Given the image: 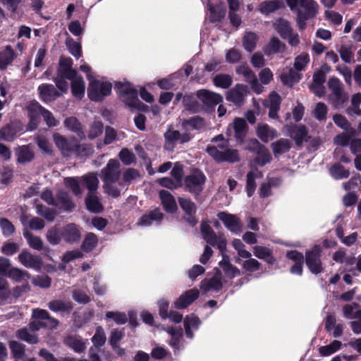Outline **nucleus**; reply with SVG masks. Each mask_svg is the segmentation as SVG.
Returning <instances> with one entry per match:
<instances>
[{
    "mask_svg": "<svg viewBox=\"0 0 361 361\" xmlns=\"http://www.w3.org/2000/svg\"><path fill=\"white\" fill-rule=\"evenodd\" d=\"M56 200L65 212H71L76 207L68 192L65 190H60L57 192Z\"/></svg>",
    "mask_w": 361,
    "mask_h": 361,
    "instance_id": "32",
    "label": "nucleus"
},
{
    "mask_svg": "<svg viewBox=\"0 0 361 361\" xmlns=\"http://www.w3.org/2000/svg\"><path fill=\"white\" fill-rule=\"evenodd\" d=\"M98 244V238L93 233H87L81 245V250L85 252H92Z\"/></svg>",
    "mask_w": 361,
    "mask_h": 361,
    "instance_id": "42",
    "label": "nucleus"
},
{
    "mask_svg": "<svg viewBox=\"0 0 361 361\" xmlns=\"http://www.w3.org/2000/svg\"><path fill=\"white\" fill-rule=\"evenodd\" d=\"M9 348L14 358L22 359L25 355V345L16 341L9 342Z\"/></svg>",
    "mask_w": 361,
    "mask_h": 361,
    "instance_id": "57",
    "label": "nucleus"
},
{
    "mask_svg": "<svg viewBox=\"0 0 361 361\" xmlns=\"http://www.w3.org/2000/svg\"><path fill=\"white\" fill-rule=\"evenodd\" d=\"M199 295L200 292L197 288L186 290L176 299L173 306L178 310L185 309L197 299Z\"/></svg>",
    "mask_w": 361,
    "mask_h": 361,
    "instance_id": "14",
    "label": "nucleus"
},
{
    "mask_svg": "<svg viewBox=\"0 0 361 361\" xmlns=\"http://www.w3.org/2000/svg\"><path fill=\"white\" fill-rule=\"evenodd\" d=\"M245 87L246 86H244L243 85L238 84L235 88L231 90L228 92L226 99L236 105H240L243 102L244 97L243 93L238 90V88L244 89Z\"/></svg>",
    "mask_w": 361,
    "mask_h": 361,
    "instance_id": "44",
    "label": "nucleus"
},
{
    "mask_svg": "<svg viewBox=\"0 0 361 361\" xmlns=\"http://www.w3.org/2000/svg\"><path fill=\"white\" fill-rule=\"evenodd\" d=\"M66 45L68 51L77 59L82 56V47L80 42H75L68 37L66 40Z\"/></svg>",
    "mask_w": 361,
    "mask_h": 361,
    "instance_id": "54",
    "label": "nucleus"
},
{
    "mask_svg": "<svg viewBox=\"0 0 361 361\" xmlns=\"http://www.w3.org/2000/svg\"><path fill=\"white\" fill-rule=\"evenodd\" d=\"M19 262L27 268L38 270L42 262L39 256L33 255L26 250H23L18 255Z\"/></svg>",
    "mask_w": 361,
    "mask_h": 361,
    "instance_id": "16",
    "label": "nucleus"
},
{
    "mask_svg": "<svg viewBox=\"0 0 361 361\" xmlns=\"http://www.w3.org/2000/svg\"><path fill=\"white\" fill-rule=\"evenodd\" d=\"M326 78L325 71L323 70H317L313 75V82L310 85V89L319 97L324 94V83L326 81Z\"/></svg>",
    "mask_w": 361,
    "mask_h": 361,
    "instance_id": "19",
    "label": "nucleus"
},
{
    "mask_svg": "<svg viewBox=\"0 0 361 361\" xmlns=\"http://www.w3.org/2000/svg\"><path fill=\"white\" fill-rule=\"evenodd\" d=\"M49 308L55 312H70L73 310V304L71 302H64L61 300H54L48 303Z\"/></svg>",
    "mask_w": 361,
    "mask_h": 361,
    "instance_id": "40",
    "label": "nucleus"
},
{
    "mask_svg": "<svg viewBox=\"0 0 361 361\" xmlns=\"http://www.w3.org/2000/svg\"><path fill=\"white\" fill-rule=\"evenodd\" d=\"M16 155L17 157V162L19 164L30 162L35 157L34 152L28 145H22L16 148Z\"/></svg>",
    "mask_w": 361,
    "mask_h": 361,
    "instance_id": "31",
    "label": "nucleus"
},
{
    "mask_svg": "<svg viewBox=\"0 0 361 361\" xmlns=\"http://www.w3.org/2000/svg\"><path fill=\"white\" fill-rule=\"evenodd\" d=\"M59 322L57 319H51V323L48 324L43 321H33L30 323V328L32 331H38L41 328L54 329L59 325Z\"/></svg>",
    "mask_w": 361,
    "mask_h": 361,
    "instance_id": "61",
    "label": "nucleus"
},
{
    "mask_svg": "<svg viewBox=\"0 0 361 361\" xmlns=\"http://www.w3.org/2000/svg\"><path fill=\"white\" fill-rule=\"evenodd\" d=\"M330 172L336 179L347 178L350 176V172L341 164H334L330 169Z\"/></svg>",
    "mask_w": 361,
    "mask_h": 361,
    "instance_id": "60",
    "label": "nucleus"
},
{
    "mask_svg": "<svg viewBox=\"0 0 361 361\" xmlns=\"http://www.w3.org/2000/svg\"><path fill=\"white\" fill-rule=\"evenodd\" d=\"M112 85L109 82H99L94 80L90 83L87 95L90 100L102 102L104 98L111 93Z\"/></svg>",
    "mask_w": 361,
    "mask_h": 361,
    "instance_id": "6",
    "label": "nucleus"
},
{
    "mask_svg": "<svg viewBox=\"0 0 361 361\" xmlns=\"http://www.w3.org/2000/svg\"><path fill=\"white\" fill-rule=\"evenodd\" d=\"M106 341V338L104 329L102 326H98L96 329L94 335L92 338L94 345L99 348L105 344Z\"/></svg>",
    "mask_w": 361,
    "mask_h": 361,
    "instance_id": "64",
    "label": "nucleus"
},
{
    "mask_svg": "<svg viewBox=\"0 0 361 361\" xmlns=\"http://www.w3.org/2000/svg\"><path fill=\"white\" fill-rule=\"evenodd\" d=\"M16 336L20 340L25 341L30 344H36L39 342L37 336L30 334L26 328H22L17 331Z\"/></svg>",
    "mask_w": 361,
    "mask_h": 361,
    "instance_id": "55",
    "label": "nucleus"
},
{
    "mask_svg": "<svg viewBox=\"0 0 361 361\" xmlns=\"http://www.w3.org/2000/svg\"><path fill=\"white\" fill-rule=\"evenodd\" d=\"M64 183L68 188H70L75 196L81 195V188L76 177H67L64 178Z\"/></svg>",
    "mask_w": 361,
    "mask_h": 361,
    "instance_id": "63",
    "label": "nucleus"
},
{
    "mask_svg": "<svg viewBox=\"0 0 361 361\" xmlns=\"http://www.w3.org/2000/svg\"><path fill=\"white\" fill-rule=\"evenodd\" d=\"M206 152L218 163H235L240 160L238 151L237 149H230L227 145L221 144L218 145V146L207 145Z\"/></svg>",
    "mask_w": 361,
    "mask_h": 361,
    "instance_id": "3",
    "label": "nucleus"
},
{
    "mask_svg": "<svg viewBox=\"0 0 361 361\" xmlns=\"http://www.w3.org/2000/svg\"><path fill=\"white\" fill-rule=\"evenodd\" d=\"M164 147L167 149H173L177 142L183 145L189 142L192 138L193 135L190 133H180L177 130H173L171 126L169 127L164 134Z\"/></svg>",
    "mask_w": 361,
    "mask_h": 361,
    "instance_id": "7",
    "label": "nucleus"
},
{
    "mask_svg": "<svg viewBox=\"0 0 361 361\" xmlns=\"http://www.w3.org/2000/svg\"><path fill=\"white\" fill-rule=\"evenodd\" d=\"M281 96L275 91L271 92L269 95V104L264 105L269 109V116L273 119L279 118L278 112L281 104Z\"/></svg>",
    "mask_w": 361,
    "mask_h": 361,
    "instance_id": "21",
    "label": "nucleus"
},
{
    "mask_svg": "<svg viewBox=\"0 0 361 361\" xmlns=\"http://www.w3.org/2000/svg\"><path fill=\"white\" fill-rule=\"evenodd\" d=\"M322 249L315 245L310 250L305 252V262L310 271L315 275L322 273L324 271L322 261Z\"/></svg>",
    "mask_w": 361,
    "mask_h": 361,
    "instance_id": "5",
    "label": "nucleus"
},
{
    "mask_svg": "<svg viewBox=\"0 0 361 361\" xmlns=\"http://www.w3.org/2000/svg\"><path fill=\"white\" fill-rule=\"evenodd\" d=\"M290 136L295 140V145L298 147L302 146L303 142H308V132L304 125L299 126H294L289 130Z\"/></svg>",
    "mask_w": 361,
    "mask_h": 361,
    "instance_id": "23",
    "label": "nucleus"
},
{
    "mask_svg": "<svg viewBox=\"0 0 361 361\" xmlns=\"http://www.w3.org/2000/svg\"><path fill=\"white\" fill-rule=\"evenodd\" d=\"M71 80V93L72 94L78 99H82L85 95V83L82 78V77L78 74L77 76L73 79H70Z\"/></svg>",
    "mask_w": 361,
    "mask_h": 361,
    "instance_id": "30",
    "label": "nucleus"
},
{
    "mask_svg": "<svg viewBox=\"0 0 361 361\" xmlns=\"http://www.w3.org/2000/svg\"><path fill=\"white\" fill-rule=\"evenodd\" d=\"M178 204L184 212L185 215L183 219L186 221L191 227L195 226L198 220L196 216L197 206L190 198L188 197H178Z\"/></svg>",
    "mask_w": 361,
    "mask_h": 361,
    "instance_id": "9",
    "label": "nucleus"
},
{
    "mask_svg": "<svg viewBox=\"0 0 361 361\" xmlns=\"http://www.w3.org/2000/svg\"><path fill=\"white\" fill-rule=\"evenodd\" d=\"M341 342L334 340L330 344L321 346L319 348V353L322 356H329L338 351L341 347Z\"/></svg>",
    "mask_w": 361,
    "mask_h": 361,
    "instance_id": "53",
    "label": "nucleus"
},
{
    "mask_svg": "<svg viewBox=\"0 0 361 361\" xmlns=\"http://www.w3.org/2000/svg\"><path fill=\"white\" fill-rule=\"evenodd\" d=\"M121 164L117 159H111L101 171L102 180L104 184L116 183L121 178Z\"/></svg>",
    "mask_w": 361,
    "mask_h": 361,
    "instance_id": "8",
    "label": "nucleus"
},
{
    "mask_svg": "<svg viewBox=\"0 0 361 361\" xmlns=\"http://www.w3.org/2000/svg\"><path fill=\"white\" fill-rule=\"evenodd\" d=\"M217 216L231 231L235 232L239 230L240 219L235 215L226 212H221L218 213Z\"/></svg>",
    "mask_w": 361,
    "mask_h": 361,
    "instance_id": "24",
    "label": "nucleus"
},
{
    "mask_svg": "<svg viewBox=\"0 0 361 361\" xmlns=\"http://www.w3.org/2000/svg\"><path fill=\"white\" fill-rule=\"evenodd\" d=\"M213 82L217 87L227 89L232 85L233 79L228 74L220 73L213 78Z\"/></svg>",
    "mask_w": 361,
    "mask_h": 361,
    "instance_id": "50",
    "label": "nucleus"
},
{
    "mask_svg": "<svg viewBox=\"0 0 361 361\" xmlns=\"http://www.w3.org/2000/svg\"><path fill=\"white\" fill-rule=\"evenodd\" d=\"M23 234L31 248L39 251L43 249V241L40 237L34 235L27 228L23 229Z\"/></svg>",
    "mask_w": 361,
    "mask_h": 361,
    "instance_id": "39",
    "label": "nucleus"
},
{
    "mask_svg": "<svg viewBox=\"0 0 361 361\" xmlns=\"http://www.w3.org/2000/svg\"><path fill=\"white\" fill-rule=\"evenodd\" d=\"M81 236V228L74 223H69L62 228V238L66 243H78Z\"/></svg>",
    "mask_w": 361,
    "mask_h": 361,
    "instance_id": "13",
    "label": "nucleus"
},
{
    "mask_svg": "<svg viewBox=\"0 0 361 361\" xmlns=\"http://www.w3.org/2000/svg\"><path fill=\"white\" fill-rule=\"evenodd\" d=\"M197 98L201 100L205 109L212 111L215 106L223 101L221 94L210 92L207 90H200L197 92Z\"/></svg>",
    "mask_w": 361,
    "mask_h": 361,
    "instance_id": "10",
    "label": "nucleus"
},
{
    "mask_svg": "<svg viewBox=\"0 0 361 361\" xmlns=\"http://www.w3.org/2000/svg\"><path fill=\"white\" fill-rule=\"evenodd\" d=\"M164 218V214L161 213L159 208H155L153 210L148 212L147 214H143L139 219L138 224L144 226H149L152 224V221L160 222Z\"/></svg>",
    "mask_w": 361,
    "mask_h": 361,
    "instance_id": "28",
    "label": "nucleus"
},
{
    "mask_svg": "<svg viewBox=\"0 0 361 361\" xmlns=\"http://www.w3.org/2000/svg\"><path fill=\"white\" fill-rule=\"evenodd\" d=\"M159 198L164 210L169 214L177 212L178 206L174 197L167 190H161L159 192Z\"/></svg>",
    "mask_w": 361,
    "mask_h": 361,
    "instance_id": "22",
    "label": "nucleus"
},
{
    "mask_svg": "<svg viewBox=\"0 0 361 361\" xmlns=\"http://www.w3.org/2000/svg\"><path fill=\"white\" fill-rule=\"evenodd\" d=\"M257 135L264 142H267L269 139L277 137V131L271 128L267 124H259L257 128Z\"/></svg>",
    "mask_w": 361,
    "mask_h": 361,
    "instance_id": "34",
    "label": "nucleus"
},
{
    "mask_svg": "<svg viewBox=\"0 0 361 361\" xmlns=\"http://www.w3.org/2000/svg\"><path fill=\"white\" fill-rule=\"evenodd\" d=\"M22 130L23 126L20 122L11 121L0 128V141L13 142Z\"/></svg>",
    "mask_w": 361,
    "mask_h": 361,
    "instance_id": "12",
    "label": "nucleus"
},
{
    "mask_svg": "<svg viewBox=\"0 0 361 361\" xmlns=\"http://www.w3.org/2000/svg\"><path fill=\"white\" fill-rule=\"evenodd\" d=\"M64 126L68 130L75 133L80 139H85L86 135L83 126L79 120L74 116H70L65 119Z\"/></svg>",
    "mask_w": 361,
    "mask_h": 361,
    "instance_id": "27",
    "label": "nucleus"
},
{
    "mask_svg": "<svg viewBox=\"0 0 361 361\" xmlns=\"http://www.w3.org/2000/svg\"><path fill=\"white\" fill-rule=\"evenodd\" d=\"M73 61L71 57L60 56L56 75L52 78L56 87L63 93L68 90V83L66 80L73 79L78 74V71L73 68Z\"/></svg>",
    "mask_w": 361,
    "mask_h": 361,
    "instance_id": "2",
    "label": "nucleus"
},
{
    "mask_svg": "<svg viewBox=\"0 0 361 361\" xmlns=\"http://www.w3.org/2000/svg\"><path fill=\"white\" fill-rule=\"evenodd\" d=\"M257 40L258 37L255 32H247L243 37V46L247 51L252 52L256 48Z\"/></svg>",
    "mask_w": 361,
    "mask_h": 361,
    "instance_id": "45",
    "label": "nucleus"
},
{
    "mask_svg": "<svg viewBox=\"0 0 361 361\" xmlns=\"http://www.w3.org/2000/svg\"><path fill=\"white\" fill-rule=\"evenodd\" d=\"M235 71L238 74L243 75L245 78L246 81L251 84L254 92L257 94L260 93V91L257 90L255 87V85L259 86V83L253 71L246 63L238 66Z\"/></svg>",
    "mask_w": 361,
    "mask_h": 361,
    "instance_id": "25",
    "label": "nucleus"
},
{
    "mask_svg": "<svg viewBox=\"0 0 361 361\" xmlns=\"http://www.w3.org/2000/svg\"><path fill=\"white\" fill-rule=\"evenodd\" d=\"M275 29L279 35L284 39H286L293 31L288 21L282 18L277 20Z\"/></svg>",
    "mask_w": 361,
    "mask_h": 361,
    "instance_id": "48",
    "label": "nucleus"
},
{
    "mask_svg": "<svg viewBox=\"0 0 361 361\" xmlns=\"http://www.w3.org/2000/svg\"><path fill=\"white\" fill-rule=\"evenodd\" d=\"M85 202L86 207L90 212L101 213L103 211V205L94 193L88 194L85 197Z\"/></svg>",
    "mask_w": 361,
    "mask_h": 361,
    "instance_id": "37",
    "label": "nucleus"
},
{
    "mask_svg": "<svg viewBox=\"0 0 361 361\" xmlns=\"http://www.w3.org/2000/svg\"><path fill=\"white\" fill-rule=\"evenodd\" d=\"M206 180L207 177L204 173L198 169H195L189 175L185 176L184 190L197 199L204 188Z\"/></svg>",
    "mask_w": 361,
    "mask_h": 361,
    "instance_id": "4",
    "label": "nucleus"
},
{
    "mask_svg": "<svg viewBox=\"0 0 361 361\" xmlns=\"http://www.w3.org/2000/svg\"><path fill=\"white\" fill-rule=\"evenodd\" d=\"M0 228L4 237H10L16 232V227L13 223L5 217L0 218Z\"/></svg>",
    "mask_w": 361,
    "mask_h": 361,
    "instance_id": "52",
    "label": "nucleus"
},
{
    "mask_svg": "<svg viewBox=\"0 0 361 361\" xmlns=\"http://www.w3.org/2000/svg\"><path fill=\"white\" fill-rule=\"evenodd\" d=\"M222 287L223 284L221 278L216 276H214L205 283H202L201 285V288L204 291H208L210 290L219 291L222 288Z\"/></svg>",
    "mask_w": 361,
    "mask_h": 361,
    "instance_id": "51",
    "label": "nucleus"
},
{
    "mask_svg": "<svg viewBox=\"0 0 361 361\" xmlns=\"http://www.w3.org/2000/svg\"><path fill=\"white\" fill-rule=\"evenodd\" d=\"M85 186L88 190V194L95 193L99 185V180L94 173H90L82 177Z\"/></svg>",
    "mask_w": 361,
    "mask_h": 361,
    "instance_id": "49",
    "label": "nucleus"
},
{
    "mask_svg": "<svg viewBox=\"0 0 361 361\" xmlns=\"http://www.w3.org/2000/svg\"><path fill=\"white\" fill-rule=\"evenodd\" d=\"M66 343L73 348L75 353H80L85 350V344L81 338L69 336L67 338Z\"/></svg>",
    "mask_w": 361,
    "mask_h": 361,
    "instance_id": "62",
    "label": "nucleus"
},
{
    "mask_svg": "<svg viewBox=\"0 0 361 361\" xmlns=\"http://www.w3.org/2000/svg\"><path fill=\"white\" fill-rule=\"evenodd\" d=\"M302 75L290 68L288 73H282L280 79L284 85L292 87L295 83H298L302 79Z\"/></svg>",
    "mask_w": 361,
    "mask_h": 361,
    "instance_id": "36",
    "label": "nucleus"
},
{
    "mask_svg": "<svg viewBox=\"0 0 361 361\" xmlns=\"http://www.w3.org/2000/svg\"><path fill=\"white\" fill-rule=\"evenodd\" d=\"M286 257L293 263L290 268V272L292 274L302 276L303 274V264L305 262L304 255L297 250H288L286 252Z\"/></svg>",
    "mask_w": 361,
    "mask_h": 361,
    "instance_id": "11",
    "label": "nucleus"
},
{
    "mask_svg": "<svg viewBox=\"0 0 361 361\" xmlns=\"http://www.w3.org/2000/svg\"><path fill=\"white\" fill-rule=\"evenodd\" d=\"M233 128L236 142L240 145L245 142L249 129L246 121L242 118H235L233 121Z\"/></svg>",
    "mask_w": 361,
    "mask_h": 361,
    "instance_id": "17",
    "label": "nucleus"
},
{
    "mask_svg": "<svg viewBox=\"0 0 361 361\" xmlns=\"http://www.w3.org/2000/svg\"><path fill=\"white\" fill-rule=\"evenodd\" d=\"M286 44L280 41L276 37H272L269 42L264 47V52L266 56H271L274 54H282L286 51Z\"/></svg>",
    "mask_w": 361,
    "mask_h": 361,
    "instance_id": "26",
    "label": "nucleus"
},
{
    "mask_svg": "<svg viewBox=\"0 0 361 361\" xmlns=\"http://www.w3.org/2000/svg\"><path fill=\"white\" fill-rule=\"evenodd\" d=\"M37 91L39 98L45 103L53 102L61 96V94L51 84H42L38 87Z\"/></svg>",
    "mask_w": 361,
    "mask_h": 361,
    "instance_id": "18",
    "label": "nucleus"
},
{
    "mask_svg": "<svg viewBox=\"0 0 361 361\" xmlns=\"http://www.w3.org/2000/svg\"><path fill=\"white\" fill-rule=\"evenodd\" d=\"M253 253L255 257L264 260L269 264L272 265L276 261L271 250L266 247L256 245L253 247Z\"/></svg>",
    "mask_w": 361,
    "mask_h": 361,
    "instance_id": "33",
    "label": "nucleus"
},
{
    "mask_svg": "<svg viewBox=\"0 0 361 361\" xmlns=\"http://www.w3.org/2000/svg\"><path fill=\"white\" fill-rule=\"evenodd\" d=\"M273 153L278 157L288 152L291 148V142L288 139L281 138L271 145Z\"/></svg>",
    "mask_w": 361,
    "mask_h": 361,
    "instance_id": "35",
    "label": "nucleus"
},
{
    "mask_svg": "<svg viewBox=\"0 0 361 361\" xmlns=\"http://www.w3.org/2000/svg\"><path fill=\"white\" fill-rule=\"evenodd\" d=\"M183 104L185 109L192 114H196L200 110V104L192 94H185L183 97Z\"/></svg>",
    "mask_w": 361,
    "mask_h": 361,
    "instance_id": "38",
    "label": "nucleus"
},
{
    "mask_svg": "<svg viewBox=\"0 0 361 361\" xmlns=\"http://www.w3.org/2000/svg\"><path fill=\"white\" fill-rule=\"evenodd\" d=\"M280 8V2L278 0H271L262 1L259 5L258 10L264 15H269Z\"/></svg>",
    "mask_w": 361,
    "mask_h": 361,
    "instance_id": "46",
    "label": "nucleus"
},
{
    "mask_svg": "<svg viewBox=\"0 0 361 361\" xmlns=\"http://www.w3.org/2000/svg\"><path fill=\"white\" fill-rule=\"evenodd\" d=\"M46 238L47 241L52 245H59L62 238V228L57 226H54L48 229Z\"/></svg>",
    "mask_w": 361,
    "mask_h": 361,
    "instance_id": "41",
    "label": "nucleus"
},
{
    "mask_svg": "<svg viewBox=\"0 0 361 361\" xmlns=\"http://www.w3.org/2000/svg\"><path fill=\"white\" fill-rule=\"evenodd\" d=\"M54 140L56 147L60 149L62 154L68 157L73 152L74 146H75V141H69L64 136L55 133L54 135Z\"/></svg>",
    "mask_w": 361,
    "mask_h": 361,
    "instance_id": "20",
    "label": "nucleus"
},
{
    "mask_svg": "<svg viewBox=\"0 0 361 361\" xmlns=\"http://www.w3.org/2000/svg\"><path fill=\"white\" fill-rule=\"evenodd\" d=\"M37 214L43 216L49 221H52L56 216V212L45 205L37 204L36 206Z\"/></svg>",
    "mask_w": 361,
    "mask_h": 361,
    "instance_id": "58",
    "label": "nucleus"
},
{
    "mask_svg": "<svg viewBox=\"0 0 361 361\" xmlns=\"http://www.w3.org/2000/svg\"><path fill=\"white\" fill-rule=\"evenodd\" d=\"M210 21L212 23L221 22L226 15V9L221 6H209Z\"/></svg>",
    "mask_w": 361,
    "mask_h": 361,
    "instance_id": "59",
    "label": "nucleus"
},
{
    "mask_svg": "<svg viewBox=\"0 0 361 361\" xmlns=\"http://www.w3.org/2000/svg\"><path fill=\"white\" fill-rule=\"evenodd\" d=\"M6 276L16 282H20L25 277L30 278V274L27 271L21 270L16 267H11L8 270Z\"/></svg>",
    "mask_w": 361,
    "mask_h": 361,
    "instance_id": "56",
    "label": "nucleus"
},
{
    "mask_svg": "<svg viewBox=\"0 0 361 361\" xmlns=\"http://www.w3.org/2000/svg\"><path fill=\"white\" fill-rule=\"evenodd\" d=\"M182 130L184 133H190V130L200 131L206 126L205 119L200 116H195L189 118H184L180 122Z\"/></svg>",
    "mask_w": 361,
    "mask_h": 361,
    "instance_id": "15",
    "label": "nucleus"
},
{
    "mask_svg": "<svg viewBox=\"0 0 361 361\" xmlns=\"http://www.w3.org/2000/svg\"><path fill=\"white\" fill-rule=\"evenodd\" d=\"M254 162L259 166H264L272 160V157L269 149L264 145L257 153Z\"/></svg>",
    "mask_w": 361,
    "mask_h": 361,
    "instance_id": "43",
    "label": "nucleus"
},
{
    "mask_svg": "<svg viewBox=\"0 0 361 361\" xmlns=\"http://www.w3.org/2000/svg\"><path fill=\"white\" fill-rule=\"evenodd\" d=\"M200 231L203 239L209 245L214 243L216 234L207 221L202 222L200 225Z\"/></svg>",
    "mask_w": 361,
    "mask_h": 361,
    "instance_id": "47",
    "label": "nucleus"
},
{
    "mask_svg": "<svg viewBox=\"0 0 361 361\" xmlns=\"http://www.w3.org/2000/svg\"><path fill=\"white\" fill-rule=\"evenodd\" d=\"M114 90L121 99L130 109L140 112H147L148 106L139 100L137 90L129 82H117L114 85Z\"/></svg>",
    "mask_w": 361,
    "mask_h": 361,
    "instance_id": "1",
    "label": "nucleus"
},
{
    "mask_svg": "<svg viewBox=\"0 0 361 361\" xmlns=\"http://www.w3.org/2000/svg\"><path fill=\"white\" fill-rule=\"evenodd\" d=\"M16 58V53L11 46L7 45L0 49V70H5L12 63Z\"/></svg>",
    "mask_w": 361,
    "mask_h": 361,
    "instance_id": "29",
    "label": "nucleus"
}]
</instances>
